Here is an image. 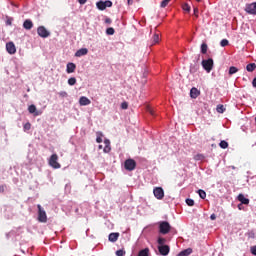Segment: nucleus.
I'll list each match as a JSON object with an SVG mask.
<instances>
[{"instance_id": "nucleus-1", "label": "nucleus", "mask_w": 256, "mask_h": 256, "mask_svg": "<svg viewBox=\"0 0 256 256\" xmlns=\"http://www.w3.org/2000/svg\"><path fill=\"white\" fill-rule=\"evenodd\" d=\"M58 161L59 156L57 154H52L50 156L48 164L50 165V167H52V169H61V164Z\"/></svg>"}, {"instance_id": "nucleus-2", "label": "nucleus", "mask_w": 256, "mask_h": 256, "mask_svg": "<svg viewBox=\"0 0 256 256\" xmlns=\"http://www.w3.org/2000/svg\"><path fill=\"white\" fill-rule=\"evenodd\" d=\"M38 209V221L39 223H47V212L41 207L40 204L37 205Z\"/></svg>"}, {"instance_id": "nucleus-3", "label": "nucleus", "mask_w": 256, "mask_h": 256, "mask_svg": "<svg viewBox=\"0 0 256 256\" xmlns=\"http://www.w3.org/2000/svg\"><path fill=\"white\" fill-rule=\"evenodd\" d=\"M159 231L162 235H167L171 231V224L167 221H162L159 223Z\"/></svg>"}, {"instance_id": "nucleus-4", "label": "nucleus", "mask_w": 256, "mask_h": 256, "mask_svg": "<svg viewBox=\"0 0 256 256\" xmlns=\"http://www.w3.org/2000/svg\"><path fill=\"white\" fill-rule=\"evenodd\" d=\"M213 59L209 58L207 60H202V67L205 71H207V73H211V71H213Z\"/></svg>"}, {"instance_id": "nucleus-5", "label": "nucleus", "mask_w": 256, "mask_h": 256, "mask_svg": "<svg viewBox=\"0 0 256 256\" xmlns=\"http://www.w3.org/2000/svg\"><path fill=\"white\" fill-rule=\"evenodd\" d=\"M135 167H137V162H135L133 159H127L124 162V168L126 171H135Z\"/></svg>"}, {"instance_id": "nucleus-6", "label": "nucleus", "mask_w": 256, "mask_h": 256, "mask_svg": "<svg viewBox=\"0 0 256 256\" xmlns=\"http://www.w3.org/2000/svg\"><path fill=\"white\" fill-rule=\"evenodd\" d=\"M37 33H38L39 37H42L43 39H47V37H49L51 35V33H49V31H47V28H45V26L38 27Z\"/></svg>"}, {"instance_id": "nucleus-7", "label": "nucleus", "mask_w": 256, "mask_h": 256, "mask_svg": "<svg viewBox=\"0 0 256 256\" xmlns=\"http://www.w3.org/2000/svg\"><path fill=\"white\" fill-rule=\"evenodd\" d=\"M154 193V197H156V199H163V197H165V191L163 190L162 187H156L153 190Z\"/></svg>"}, {"instance_id": "nucleus-8", "label": "nucleus", "mask_w": 256, "mask_h": 256, "mask_svg": "<svg viewBox=\"0 0 256 256\" xmlns=\"http://www.w3.org/2000/svg\"><path fill=\"white\" fill-rule=\"evenodd\" d=\"M6 50L9 55H15V53H17V48L15 47V43L13 42H8L6 44Z\"/></svg>"}, {"instance_id": "nucleus-9", "label": "nucleus", "mask_w": 256, "mask_h": 256, "mask_svg": "<svg viewBox=\"0 0 256 256\" xmlns=\"http://www.w3.org/2000/svg\"><path fill=\"white\" fill-rule=\"evenodd\" d=\"M245 11L249 15H256V2L247 5Z\"/></svg>"}, {"instance_id": "nucleus-10", "label": "nucleus", "mask_w": 256, "mask_h": 256, "mask_svg": "<svg viewBox=\"0 0 256 256\" xmlns=\"http://www.w3.org/2000/svg\"><path fill=\"white\" fill-rule=\"evenodd\" d=\"M158 251L160 255L166 256L169 255V251H171V248H169V245H162L158 246Z\"/></svg>"}, {"instance_id": "nucleus-11", "label": "nucleus", "mask_w": 256, "mask_h": 256, "mask_svg": "<svg viewBox=\"0 0 256 256\" xmlns=\"http://www.w3.org/2000/svg\"><path fill=\"white\" fill-rule=\"evenodd\" d=\"M75 69H77V65L73 62H69L66 66L67 73H75Z\"/></svg>"}, {"instance_id": "nucleus-12", "label": "nucleus", "mask_w": 256, "mask_h": 256, "mask_svg": "<svg viewBox=\"0 0 256 256\" xmlns=\"http://www.w3.org/2000/svg\"><path fill=\"white\" fill-rule=\"evenodd\" d=\"M199 95H201V92L199 91V89L193 87L191 90H190V97L192 99H197L199 97Z\"/></svg>"}, {"instance_id": "nucleus-13", "label": "nucleus", "mask_w": 256, "mask_h": 256, "mask_svg": "<svg viewBox=\"0 0 256 256\" xmlns=\"http://www.w3.org/2000/svg\"><path fill=\"white\" fill-rule=\"evenodd\" d=\"M237 199L240 201L241 205H249V198H245V195L239 194Z\"/></svg>"}, {"instance_id": "nucleus-14", "label": "nucleus", "mask_w": 256, "mask_h": 256, "mask_svg": "<svg viewBox=\"0 0 256 256\" xmlns=\"http://www.w3.org/2000/svg\"><path fill=\"white\" fill-rule=\"evenodd\" d=\"M119 239V233L118 232H115V233H110L109 236H108V240L111 242V243H116V241Z\"/></svg>"}, {"instance_id": "nucleus-15", "label": "nucleus", "mask_w": 256, "mask_h": 256, "mask_svg": "<svg viewBox=\"0 0 256 256\" xmlns=\"http://www.w3.org/2000/svg\"><path fill=\"white\" fill-rule=\"evenodd\" d=\"M79 103L81 106H87V105H91V100H89V98L82 96L79 99Z\"/></svg>"}, {"instance_id": "nucleus-16", "label": "nucleus", "mask_w": 256, "mask_h": 256, "mask_svg": "<svg viewBox=\"0 0 256 256\" xmlns=\"http://www.w3.org/2000/svg\"><path fill=\"white\" fill-rule=\"evenodd\" d=\"M23 27L27 31H30V29H33V21H31L29 19L25 20L24 23H23Z\"/></svg>"}, {"instance_id": "nucleus-17", "label": "nucleus", "mask_w": 256, "mask_h": 256, "mask_svg": "<svg viewBox=\"0 0 256 256\" xmlns=\"http://www.w3.org/2000/svg\"><path fill=\"white\" fill-rule=\"evenodd\" d=\"M89 50L87 48H81L75 53V57H83V55H87Z\"/></svg>"}, {"instance_id": "nucleus-18", "label": "nucleus", "mask_w": 256, "mask_h": 256, "mask_svg": "<svg viewBox=\"0 0 256 256\" xmlns=\"http://www.w3.org/2000/svg\"><path fill=\"white\" fill-rule=\"evenodd\" d=\"M192 253H193V249L188 248V249H185V250L181 251L180 253H178L177 256H189Z\"/></svg>"}, {"instance_id": "nucleus-19", "label": "nucleus", "mask_w": 256, "mask_h": 256, "mask_svg": "<svg viewBox=\"0 0 256 256\" xmlns=\"http://www.w3.org/2000/svg\"><path fill=\"white\" fill-rule=\"evenodd\" d=\"M28 111L31 114L35 113L34 115L36 117L39 115V113H37V107L35 105H33V104L28 107Z\"/></svg>"}, {"instance_id": "nucleus-20", "label": "nucleus", "mask_w": 256, "mask_h": 256, "mask_svg": "<svg viewBox=\"0 0 256 256\" xmlns=\"http://www.w3.org/2000/svg\"><path fill=\"white\" fill-rule=\"evenodd\" d=\"M255 69H256L255 63H250L246 66V70L248 71V73H253V71H255Z\"/></svg>"}, {"instance_id": "nucleus-21", "label": "nucleus", "mask_w": 256, "mask_h": 256, "mask_svg": "<svg viewBox=\"0 0 256 256\" xmlns=\"http://www.w3.org/2000/svg\"><path fill=\"white\" fill-rule=\"evenodd\" d=\"M96 6H97V8H98L100 11H105V2H104V1H99V2H97Z\"/></svg>"}, {"instance_id": "nucleus-22", "label": "nucleus", "mask_w": 256, "mask_h": 256, "mask_svg": "<svg viewBox=\"0 0 256 256\" xmlns=\"http://www.w3.org/2000/svg\"><path fill=\"white\" fill-rule=\"evenodd\" d=\"M208 49H209V47L207 46V43H202V45H201V53H202V55H206Z\"/></svg>"}, {"instance_id": "nucleus-23", "label": "nucleus", "mask_w": 256, "mask_h": 256, "mask_svg": "<svg viewBox=\"0 0 256 256\" xmlns=\"http://www.w3.org/2000/svg\"><path fill=\"white\" fill-rule=\"evenodd\" d=\"M138 256H149V248L140 250Z\"/></svg>"}, {"instance_id": "nucleus-24", "label": "nucleus", "mask_w": 256, "mask_h": 256, "mask_svg": "<svg viewBox=\"0 0 256 256\" xmlns=\"http://www.w3.org/2000/svg\"><path fill=\"white\" fill-rule=\"evenodd\" d=\"M239 71V69L235 66H231L229 68V75H235V73H237Z\"/></svg>"}, {"instance_id": "nucleus-25", "label": "nucleus", "mask_w": 256, "mask_h": 256, "mask_svg": "<svg viewBox=\"0 0 256 256\" xmlns=\"http://www.w3.org/2000/svg\"><path fill=\"white\" fill-rule=\"evenodd\" d=\"M219 147H221V149H227V147H229V143L225 140H222L220 143H219Z\"/></svg>"}, {"instance_id": "nucleus-26", "label": "nucleus", "mask_w": 256, "mask_h": 256, "mask_svg": "<svg viewBox=\"0 0 256 256\" xmlns=\"http://www.w3.org/2000/svg\"><path fill=\"white\" fill-rule=\"evenodd\" d=\"M198 195L200 197V199H205V197H207V193L204 190H198Z\"/></svg>"}, {"instance_id": "nucleus-27", "label": "nucleus", "mask_w": 256, "mask_h": 256, "mask_svg": "<svg viewBox=\"0 0 256 256\" xmlns=\"http://www.w3.org/2000/svg\"><path fill=\"white\" fill-rule=\"evenodd\" d=\"M216 110H217V113H225V106L219 104Z\"/></svg>"}, {"instance_id": "nucleus-28", "label": "nucleus", "mask_w": 256, "mask_h": 256, "mask_svg": "<svg viewBox=\"0 0 256 256\" xmlns=\"http://www.w3.org/2000/svg\"><path fill=\"white\" fill-rule=\"evenodd\" d=\"M159 39V34H154V36L152 37L153 45L157 44L159 42Z\"/></svg>"}, {"instance_id": "nucleus-29", "label": "nucleus", "mask_w": 256, "mask_h": 256, "mask_svg": "<svg viewBox=\"0 0 256 256\" xmlns=\"http://www.w3.org/2000/svg\"><path fill=\"white\" fill-rule=\"evenodd\" d=\"M77 83V79L75 77H71L68 79V84L73 86Z\"/></svg>"}, {"instance_id": "nucleus-30", "label": "nucleus", "mask_w": 256, "mask_h": 256, "mask_svg": "<svg viewBox=\"0 0 256 256\" xmlns=\"http://www.w3.org/2000/svg\"><path fill=\"white\" fill-rule=\"evenodd\" d=\"M186 204L189 206V207H193V205H195V200L191 199V198H188L186 199Z\"/></svg>"}, {"instance_id": "nucleus-31", "label": "nucleus", "mask_w": 256, "mask_h": 256, "mask_svg": "<svg viewBox=\"0 0 256 256\" xmlns=\"http://www.w3.org/2000/svg\"><path fill=\"white\" fill-rule=\"evenodd\" d=\"M171 0H163L160 4V7H162V9H165V7H167V5H169Z\"/></svg>"}, {"instance_id": "nucleus-32", "label": "nucleus", "mask_w": 256, "mask_h": 256, "mask_svg": "<svg viewBox=\"0 0 256 256\" xmlns=\"http://www.w3.org/2000/svg\"><path fill=\"white\" fill-rule=\"evenodd\" d=\"M183 11H186L189 13L191 11V6H189L187 3L183 4L182 6Z\"/></svg>"}, {"instance_id": "nucleus-33", "label": "nucleus", "mask_w": 256, "mask_h": 256, "mask_svg": "<svg viewBox=\"0 0 256 256\" xmlns=\"http://www.w3.org/2000/svg\"><path fill=\"white\" fill-rule=\"evenodd\" d=\"M107 35H115V29L110 27L106 30Z\"/></svg>"}, {"instance_id": "nucleus-34", "label": "nucleus", "mask_w": 256, "mask_h": 256, "mask_svg": "<svg viewBox=\"0 0 256 256\" xmlns=\"http://www.w3.org/2000/svg\"><path fill=\"white\" fill-rule=\"evenodd\" d=\"M220 45L221 47H227V45H229V40L227 39L221 40Z\"/></svg>"}, {"instance_id": "nucleus-35", "label": "nucleus", "mask_w": 256, "mask_h": 256, "mask_svg": "<svg viewBox=\"0 0 256 256\" xmlns=\"http://www.w3.org/2000/svg\"><path fill=\"white\" fill-rule=\"evenodd\" d=\"M166 239L165 238H158V244L160 245V246H163V245H165V243H166Z\"/></svg>"}, {"instance_id": "nucleus-36", "label": "nucleus", "mask_w": 256, "mask_h": 256, "mask_svg": "<svg viewBox=\"0 0 256 256\" xmlns=\"http://www.w3.org/2000/svg\"><path fill=\"white\" fill-rule=\"evenodd\" d=\"M104 5H105V9H107V7H113V2L107 0L104 2Z\"/></svg>"}, {"instance_id": "nucleus-37", "label": "nucleus", "mask_w": 256, "mask_h": 256, "mask_svg": "<svg viewBox=\"0 0 256 256\" xmlns=\"http://www.w3.org/2000/svg\"><path fill=\"white\" fill-rule=\"evenodd\" d=\"M31 129V123L27 122L24 124V131H29Z\"/></svg>"}, {"instance_id": "nucleus-38", "label": "nucleus", "mask_w": 256, "mask_h": 256, "mask_svg": "<svg viewBox=\"0 0 256 256\" xmlns=\"http://www.w3.org/2000/svg\"><path fill=\"white\" fill-rule=\"evenodd\" d=\"M121 109H129V104L127 102H123L121 104Z\"/></svg>"}, {"instance_id": "nucleus-39", "label": "nucleus", "mask_w": 256, "mask_h": 256, "mask_svg": "<svg viewBox=\"0 0 256 256\" xmlns=\"http://www.w3.org/2000/svg\"><path fill=\"white\" fill-rule=\"evenodd\" d=\"M116 255L117 256H124L125 255V251L124 250H117L116 251Z\"/></svg>"}, {"instance_id": "nucleus-40", "label": "nucleus", "mask_w": 256, "mask_h": 256, "mask_svg": "<svg viewBox=\"0 0 256 256\" xmlns=\"http://www.w3.org/2000/svg\"><path fill=\"white\" fill-rule=\"evenodd\" d=\"M147 111H148V113H150V115H152V116L155 115V110H153V108L148 107V108H147Z\"/></svg>"}, {"instance_id": "nucleus-41", "label": "nucleus", "mask_w": 256, "mask_h": 256, "mask_svg": "<svg viewBox=\"0 0 256 256\" xmlns=\"http://www.w3.org/2000/svg\"><path fill=\"white\" fill-rule=\"evenodd\" d=\"M252 255H256V246H252L250 249Z\"/></svg>"}, {"instance_id": "nucleus-42", "label": "nucleus", "mask_w": 256, "mask_h": 256, "mask_svg": "<svg viewBox=\"0 0 256 256\" xmlns=\"http://www.w3.org/2000/svg\"><path fill=\"white\" fill-rule=\"evenodd\" d=\"M195 17H199V8H194Z\"/></svg>"}, {"instance_id": "nucleus-43", "label": "nucleus", "mask_w": 256, "mask_h": 256, "mask_svg": "<svg viewBox=\"0 0 256 256\" xmlns=\"http://www.w3.org/2000/svg\"><path fill=\"white\" fill-rule=\"evenodd\" d=\"M109 151H111V147L106 145L104 148V153H109Z\"/></svg>"}, {"instance_id": "nucleus-44", "label": "nucleus", "mask_w": 256, "mask_h": 256, "mask_svg": "<svg viewBox=\"0 0 256 256\" xmlns=\"http://www.w3.org/2000/svg\"><path fill=\"white\" fill-rule=\"evenodd\" d=\"M96 141L98 143H103V138H101V136H97Z\"/></svg>"}, {"instance_id": "nucleus-45", "label": "nucleus", "mask_w": 256, "mask_h": 256, "mask_svg": "<svg viewBox=\"0 0 256 256\" xmlns=\"http://www.w3.org/2000/svg\"><path fill=\"white\" fill-rule=\"evenodd\" d=\"M0 193H5V185H0Z\"/></svg>"}, {"instance_id": "nucleus-46", "label": "nucleus", "mask_w": 256, "mask_h": 256, "mask_svg": "<svg viewBox=\"0 0 256 256\" xmlns=\"http://www.w3.org/2000/svg\"><path fill=\"white\" fill-rule=\"evenodd\" d=\"M210 219L211 221H215L217 219V215L211 214Z\"/></svg>"}, {"instance_id": "nucleus-47", "label": "nucleus", "mask_w": 256, "mask_h": 256, "mask_svg": "<svg viewBox=\"0 0 256 256\" xmlns=\"http://www.w3.org/2000/svg\"><path fill=\"white\" fill-rule=\"evenodd\" d=\"M78 3H80V5H85L87 3V0H78Z\"/></svg>"}, {"instance_id": "nucleus-48", "label": "nucleus", "mask_w": 256, "mask_h": 256, "mask_svg": "<svg viewBox=\"0 0 256 256\" xmlns=\"http://www.w3.org/2000/svg\"><path fill=\"white\" fill-rule=\"evenodd\" d=\"M61 97H67V92H60Z\"/></svg>"}, {"instance_id": "nucleus-49", "label": "nucleus", "mask_w": 256, "mask_h": 256, "mask_svg": "<svg viewBox=\"0 0 256 256\" xmlns=\"http://www.w3.org/2000/svg\"><path fill=\"white\" fill-rule=\"evenodd\" d=\"M252 85H253V87H255V88H256V77L253 79V81H252Z\"/></svg>"}, {"instance_id": "nucleus-50", "label": "nucleus", "mask_w": 256, "mask_h": 256, "mask_svg": "<svg viewBox=\"0 0 256 256\" xmlns=\"http://www.w3.org/2000/svg\"><path fill=\"white\" fill-rule=\"evenodd\" d=\"M104 143H105L106 146H109L111 142H109V140L106 139V140L104 141Z\"/></svg>"}, {"instance_id": "nucleus-51", "label": "nucleus", "mask_w": 256, "mask_h": 256, "mask_svg": "<svg viewBox=\"0 0 256 256\" xmlns=\"http://www.w3.org/2000/svg\"><path fill=\"white\" fill-rule=\"evenodd\" d=\"M195 159H197V160L203 159V155H197V156L195 157Z\"/></svg>"}, {"instance_id": "nucleus-52", "label": "nucleus", "mask_w": 256, "mask_h": 256, "mask_svg": "<svg viewBox=\"0 0 256 256\" xmlns=\"http://www.w3.org/2000/svg\"><path fill=\"white\" fill-rule=\"evenodd\" d=\"M105 23L110 24V23H111V18H107V19L105 20Z\"/></svg>"}, {"instance_id": "nucleus-53", "label": "nucleus", "mask_w": 256, "mask_h": 256, "mask_svg": "<svg viewBox=\"0 0 256 256\" xmlns=\"http://www.w3.org/2000/svg\"><path fill=\"white\" fill-rule=\"evenodd\" d=\"M128 5H133V0H127Z\"/></svg>"}, {"instance_id": "nucleus-54", "label": "nucleus", "mask_w": 256, "mask_h": 256, "mask_svg": "<svg viewBox=\"0 0 256 256\" xmlns=\"http://www.w3.org/2000/svg\"><path fill=\"white\" fill-rule=\"evenodd\" d=\"M241 205H242V204H239V205H238V209H241Z\"/></svg>"}, {"instance_id": "nucleus-55", "label": "nucleus", "mask_w": 256, "mask_h": 256, "mask_svg": "<svg viewBox=\"0 0 256 256\" xmlns=\"http://www.w3.org/2000/svg\"><path fill=\"white\" fill-rule=\"evenodd\" d=\"M99 149H103V146H102V145H100V146H99Z\"/></svg>"}, {"instance_id": "nucleus-56", "label": "nucleus", "mask_w": 256, "mask_h": 256, "mask_svg": "<svg viewBox=\"0 0 256 256\" xmlns=\"http://www.w3.org/2000/svg\"><path fill=\"white\" fill-rule=\"evenodd\" d=\"M198 3H201V0H196Z\"/></svg>"}, {"instance_id": "nucleus-57", "label": "nucleus", "mask_w": 256, "mask_h": 256, "mask_svg": "<svg viewBox=\"0 0 256 256\" xmlns=\"http://www.w3.org/2000/svg\"><path fill=\"white\" fill-rule=\"evenodd\" d=\"M8 25H11V22H8Z\"/></svg>"}]
</instances>
